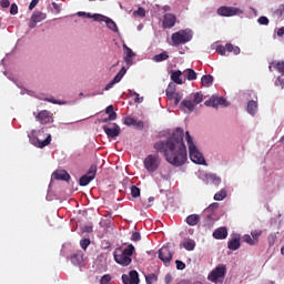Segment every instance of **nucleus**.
Masks as SVG:
<instances>
[{
	"label": "nucleus",
	"instance_id": "obj_18",
	"mask_svg": "<svg viewBox=\"0 0 284 284\" xmlns=\"http://www.w3.org/2000/svg\"><path fill=\"white\" fill-rule=\"evenodd\" d=\"M53 179H55V181H70V173L65 170H59L53 173Z\"/></svg>",
	"mask_w": 284,
	"mask_h": 284
},
{
	"label": "nucleus",
	"instance_id": "obj_50",
	"mask_svg": "<svg viewBox=\"0 0 284 284\" xmlns=\"http://www.w3.org/2000/svg\"><path fill=\"white\" fill-rule=\"evenodd\" d=\"M131 241H134L135 243L138 241H141V233H139V232L133 233L131 236Z\"/></svg>",
	"mask_w": 284,
	"mask_h": 284
},
{
	"label": "nucleus",
	"instance_id": "obj_6",
	"mask_svg": "<svg viewBox=\"0 0 284 284\" xmlns=\"http://www.w3.org/2000/svg\"><path fill=\"white\" fill-rule=\"evenodd\" d=\"M173 256H174V248L170 245L162 246L159 250V258L164 264L171 263Z\"/></svg>",
	"mask_w": 284,
	"mask_h": 284
},
{
	"label": "nucleus",
	"instance_id": "obj_34",
	"mask_svg": "<svg viewBox=\"0 0 284 284\" xmlns=\"http://www.w3.org/2000/svg\"><path fill=\"white\" fill-rule=\"evenodd\" d=\"M105 23L109 30H112L113 32H116V22L110 18H105Z\"/></svg>",
	"mask_w": 284,
	"mask_h": 284
},
{
	"label": "nucleus",
	"instance_id": "obj_45",
	"mask_svg": "<svg viewBox=\"0 0 284 284\" xmlns=\"http://www.w3.org/2000/svg\"><path fill=\"white\" fill-rule=\"evenodd\" d=\"M257 21L260 26H270V19L267 17H260Z\"/></svg>",
	"mask_w": 284,
	"mask_h": 284
},
{
	"label": "nucleus",
	"instance_id": "obj_38",
	"mask_svg": "<svg viewBox=\"0 0 284 284\" xmlns=\"http://www.w3.org/2000/svg\"><path fill=\"white\" fill-rule=\"evenodd\" d=\"M131 196H133V199L141 196V189H139L136 185H132L131 186Z\"/></svg>",
	"mask_w": 284,
	"mask_h": 284
},
{
	"label": "nucleus",
	"instance_id": "obj_61",
	"mask_svg": "<svg viewBox=\"0 0 284 284\" xmlns=\"http://www.w3.org/2000/svg\"><path fill=\"white\" fill-rule=\"evenodd\" d=\"M102 245H103V248L104 250H108V248H110V242L109 241H104L103 243H102Z\"/></svg>",
	"mask_w": 284,
	"mask_h": 284
},
{
	"label": "nucleus",
	"instance_id": "obj_62",
	"mask_svg": "<svg viewBox=\"0 0 284 284\" xmlns=\"http://www.w3.org/2000/svg\"><path fill=\"white\" fill-rule=\"evenodd\" d=\"M277 37H284V28L278 29Z\"/></svg>",
	"mask_w": 284,
	"mask_h": 284
},
{
	"label": "nucleus",
	"instance_id": "obj_60",
	"mask_svg": "<svg viewBox=\"0 0 284 284\" xmlns=\"http://www.w3.org/2000/svg\"><path fill=\"white\" fill-rule=\"evenodd\" d=\"M283 12H284V4H282L281 8L277 9V14H280V17H283Z\"/></svg>",
	"mask_w": 284,
	"mask_h": 284
},
{
	"label": "nucleus",
	"instance_id": "obj_35",
	"mask_svg": "<svg viewBox=\"0 0 284 284\" xmlns=\"http://www.w3.org/2000/svg\"><path fill=\"white\" fill-rule=\"evenodd\" d=\"M105 114H109V119L116 120V112H114V106L113 105L106 106Z\"/></svg>",
	"mask_w": 284,
	"mask_h": 284
},
{
	"label": "nucleus",
	"instance_id": "obj_44",
	"mask_svg": "<svg viewBox=\"0 0 284 284\" xmlns=\"http://www.w3.org/2000/svg\"><path fill=\"white\" fill-rule=\"evenodd\" d=\"M110 281H112V276H110V274H105L101 277L100 284H110Z\"/></svg>",
	"mask_w": 284,
	"mask_h": 284
},
{
	"label": "nucleus",
	"instance_id": "obj_11",
	"mask_svg": "<svg viewBox=\"0 0 284 284\" xmlns=\"http://www.w3.org/2000/svg\"><path fill=\"white\" fill-rule=\"evenodd\" d=\"M122 283L123 284H139L140 283L139 272L130 271L129 275L128 274H123L122 275Z\"/></svg>",
	"mask_w": 284,
	"mask_h": 284
},
{
	"label": "nucleus",
	"instance_id": "obj_1",
	"mask_svg": "<svg viewBox=\"0 0 284 284\" xmlns=\"http://www.w3.org/2000/svg\"><path fill=\"white\" fill-rule=\"evenodd\" d=\"M184 134L183 129L178 128L166 141L160 140L155 142L153 148L158 153L149 154L143 160L144 170L152 173L161 168L159 153L163 154L165 161L171 165H175V168L184 165L187 161V149L185 148V142H183Z\"/></svg>",
	"mask_w": 284,
	"mask_h": 284
},
{
	"label": "nucleus",
	"instance_id": "obj_47",
	"mask_svg": "<svg viewBox=\"0 0 284 284\" xmlns=\"http://www.w3.org/2000/svg\"><path fill=\"white\" fill-rule=\"evenodd\" d=\"M91 19H94V21H105V17H103L102 14L95 13L93 16H91Z\"/></svg>",
	"mask_w": 284,
	"mask_h": 284
},
{
	"label": "nucleus",
	"instance_id": "obj_63",
	"mask_svg": "<svg viewBox=\"0 0 284 284\" xmlns=\"http://www.w3.org/2000/svg\"><path fill=\"white\" fill-rule=\"evenodd\" d=\"M108 121H115L114 119H110V116L102 119V123H108Z\"/></svg>",
	"mask_w": 284,
	"mask_h": 284
},
{
	"label": "nucleus",
	"instance_id": "obj_40",
	"mask_svg": "<svg viewBox=\"0 0 284 284\" xmlns=\"http://www.w3.org/2000/svg\"><path fill=\"white\" fill-rule=\"evenodd\" d=\"M124 125L132 126L136 125V120L132 116L124 118Z\"/></svg>",
	"mask_w": 284,
	"mask_h": 284
},
{
	"label": "nucleus",
	"instance_id": "obj_64",
	"mask_svg": "<svg viewBox=\"0 0 284 284\" xmlns=\"http://www.w3.org/2000/svg\"><path fill=\"white\" fill-rule=\"evenodd\" d=\"M281 254H283V256H284V246H282V248H281Z\"/></svg>",
	"mask_w": 284,
	"mask_h": 284
},
{
	"label": "nucleus",
	"instance_id": "obj_7",
	"mask_svg": "<svg viewBox=\"0 0 284 284\" xmlns=\"http://www.w3.org/2000/svg\"><path fill=\"white\" fill-rule=\"evenodd\" d=\"M95 176H97V165L92 164L88 173L80 178L79 185H81V187H85V185H90V182L94 181Z\"/></svg>",
	"mask_w": 284,
	"mask_h": 284
},
{
	"label": "nucleus",
	"instance_id": "obj_23",
	"mask_svg": "<svg viewBox=\"0 0 284 284\" xmlns=\"http://www.w3.org/2000/svg\"><path fill=\"white\" fill-rule=\"evenodd\" d=\"M51 142H52V135H48L44 141L37 139L34 142V145H36V148L43 149V148L50 145Z\"/></svg>",
	"mask_w": 284,
	"mask_h": 284
},
{
	"label": "nucleus",
	"instance_id": "obj_4",
	"mask_svg": "<svg viewBox=\"0 0 284 284\" xmlns=\"http://www.w3.org/2000/svg\"><path fill=\"white\" fill-rule=\"evenodd\" d=\"M193 33L190 29H183L178 32L172 33L171 39L173 42V45H185V43H190L192 41Z\"/></svg>",
	"mask_w": 284,
	"mask_h": 284
},
{
	"label": "nucleus",
	"instance_id": "obj_3",
	"mask_svg": "<svg viewBox=\"0 0 284 284\" xmlns=\"http://www.w3.org/2000/svg\"><path fill=\"white\" fill-rule=\"evenodd\" d=\"M134 245L130 244L126 248L121 251V248H118L114 253V261L119 265H122L123 267H128L132 263V254H134Z\"/></svg>",
	"mask_w": 284,
	"mask_h": 284
},
{
	"label": "nucleus",
	"instance_id": "obj_15",
	"mask_svg": "<svg viewBox=\"0 0 284 284\" xmlns=\"http://www.w3.org/2000/svg\"><path fill=\"white\" fill-rule=\"evenodd\" d=\"M123 50L125 54L124 61L126 65H132L133 59L136 57V53H134V51H132V49H130L128 44H123Z\"/></svg>",
	"mask_w": 284,
	"mask_h": 284
},
{
	"label": "nucleus",
	"instance_id": "obj_52",
	"mask_svg": "<svg viewBox=\"0 0 284 284\" xmlns=\"http://www.w3.org/2000/svg\"><path fill=\"white\" fill-rule=\"evenodd\" d=\"M39 6V0H32L29 4V10H34Z\"/></svg>",
	"mask_w": 284,
	"mask_h": 284
},
{
	"label": "nucleus",
	"instance_id": "obj_9",
	"mask_svg": "<svg viewBox=\"0 0 284 284\" xmlns=\"http://www.w3.org/2000/svg\"><path fill=\"white\" fill-rule=\"evenodd\" d=\"M204 105H206V108H216L217 105H223L224 108H227L230 103H227V100H225V98L213 95L210 100L204 102Z\"/></svg>",
	"mask_w": 284,
	"mask_h": 284
},
{
	"label": "nucleus",
	"instance_id": "obj_48",
	"mask_svg": "<svg viewBox=\"0 0 284 284\" xmlns=\"http://www.w3.org/2000/svg\"><path fill=\"white\" fill-rule=\"evenodd\" d=\"M19 12V7L17 6V3H12L10 7V14H18Z\"/></svg>",
	"mask_w": 284,
	"mask_h": 284
},
{
	"label": "nucleus",
	"instance_id": "obj_29",
	"mask_svg": "<svg viewBox=\"0 0 284 284\" xmlns=\"http://www.w3.org/2000/svg\"><path fill=\"white\" fill-rule=\"evenodd\" d=\"M170 59V55L168 54L166 51H163L162 53L155 54L153 57V61H155V63H161V61H168Z\"/></svg>",
	"mask_w": 284,
	"mask_h": 284
},
{
	"label": "nucleus",
	"instance_id": "obj_13",
	"mask_svg": "<svg viewBox=\"0 0 284 284\" xmlns=\"http://www.w3.org/2000/svg\"><path fill=\"white\" fill-rule=\"evenodd\" d=\"M45 19V13L41 11H34L31 16V20L29 23V28L33 29L37 28L38 23H41Z\"/></svg>",
	"mask_w": 284,
	"mask_h": 284
},
{
	"label": "nucleus",
	"instance_id": "obj_33",
	"mask_svg": "<svg viewBox=\"0 0 284 284\" xmlns=\"http://www.w3.org/2000/svg\"><path fill=\"white\" fill-rule=\"evenodd\" d=\"M224 199H227V190L225 189H222L214 195V201H223Z\"/></svg>",
	"mask_w": 284,
	"mask_h": 284
},
{
	"label": "nucleus",
	"instance_id": "obj_55",
	"mask_svg": "<svg viewBox=\"0 0 284 284\" xmlns=\"http://www.w3.org/2000/svg\"><path fill=\"white\" fill-rule=\"evenodd\" d=\"M78 17H87V19H92L91 13H87V12H83V11L78 12Z\"/></svg>",
	"mask_w": 284,
	"mask_h": 284
},
{
	"label": "nucleus",
	"instance_id": "obj_12",
	"mask_svg": "<svg viewBox=\"0 0 284 284\" xmlns=\"http://www.w3.org/2000/svg\"><path fill=\"white\" fill-rule=\"evenodd\" d=\"M125 72H128V69L125 67H122L119 73L105 85V90H112L116 83H120L121 79L125 77Z\"/></svg>",
	"mask_w": 284,
	"mask_h": 284
},
{
	"label": "nucleus",
	"instance_id": "obj_31",
	"mask_svg": "<svg viewBox=\"0 0 284 284\" xmlns=\"http://www.w3.org/2000/svg\"><path fill=\"white\" fill-rule=\"evenodd\" d=\"M207 181H210L211 183H213L214 185H220L221 184V178H219L216 174L214 173H210L206 175Z\"/></svg>",
	"mask_w": 284,
	"mask_h": 284
},
{
	"label": "nucleus",
	"instance_id": "obj_30",
	"mask_svg": "<svg viewBox=\"0 0 284 284\" xmlns=\"http://www.w3.org/2000/svg\"><path fill=\"white\" fill-rule=\"evenodd\" d=\"M201 82L204 88H210V85H212V83L214 82V78L210 74L203 75Z\"/></svg>",
	"mask_w": 284,
	"mask_h": 284
},
{
	"label": "nucleus",
	"instance_id": "obj_16",
	"mask_svg": "<svg viewBox=\"0 0 284 284\" xmlns=\"http://www.w3.org/2000/svg\"><path fill=\"white\" fill-rule=\"evenodd\" d=\"M37 119L42 125H45L52 121V116H50V111L48 110L40 111L37 115Z\"/></svg>",
	"mask_w": 284,
	"mask_h": 284
},
{
	"label": "nucleus",
	"instance_id": "obj_22",
	"mask_svg": "<svg viewBox=\"0 0 284 284\" xmlns=\"http://www.w3.org/2000/svg\"><path fill=\"white\" fill-rule=\"evenodd\" d=\"M246 110L248 114H252V116H254V114H256V112L258 111V103L254 100H251L247 103Z\"/></svg>",
	"mask_w": 284,
	"mask_h": 284
},
{
	"label": "nucleus",
	"instance_id": "obj_56",
	"mask_svg": "<svg viewBox=\"0 0 284 284\" xmlns=\"http://www.w3.org/2000/svg\"><path fill=\"white\" fill-rule=\"evenodd\" d=\"M134 128H138V130H143L144 128L143 121H136V123L134 124Z\"/></svg>",
	"mask_w": 284,
	"mask_h": 284
},
{
	"label": "nucleus",
	"instance_id": "obj_37",
	"mask_svg": "<svg viewBox=\"0 0 284 284\" xmlns=\"http://www.w3.org/2000/svg\"><path fill=\"white\" fill-rule=\"evenodd\" d=\"M226 52H234L235 54H241V49L239 47H234L232 43H227Z\"/></svg>",
	"mask_w": 284,
	"mask_h": 284
},
{
	"label": "nucleus",
	"instance_id": "obj_10",
	"mask_svg": "<svg viewBox=\"0 0 284 284\" xmlns=\"http://www.w3.org/2000/svg\"><path fill=\"white\" fill-rule=\"evenodd\" d=\"M102 130L105 132L109 139H115V136L121 134V126H119L116 123H113L112 126L103 125Z\"/></svg>",
	"mask_w": 284,
	"mask_h": 284
},
{
	"label": "nucleus",
	"instance_id": "obj_20",
	"mask_svg": "<svg viewBox=\"0 0 284 284\" xmlns=\"http://www.w3.org/2000/svg\"><path fill=\"white\" fill-rule=\"evenodd\" d=\"M185 222L191 227H194V226H196L197 223H201V215H199V214H191V215L186 216Z\"/></svg>",
	"mask_w": 284,
	"mask_h": 284
},
{
	"label": "nucleus",
	"instance_id": "obj_21",
	"mask_svg": "<svg viewBox=\"0 0 284 284\" xmlns=\"http://www.w3.org/2000/svg\"><path fill=\"white\" fill-rule=\"evenodd\" d=\"M181 77H183V72L181 70L173 71L171 73V80L178 85H183V80L181 79Z\"/></svg>",
	"mask_w": 284,
	"mask_h": 284
},
{
	"label": "nucleus",
	"instance_id": "obj_53",
	"mask_svg": "<svg viewBox=\"0 0 284 284\" xmlns=\"http://www.w3.org/2000/svg\"><path fill=\"white\" fill-rule=\"evenodd\" d=\"M207 210H210V212H214V210H219V203L214 202L212 203Z\"/></svg>",
	"mask_w": 284,
	"mask_h": 284
},
{
	"label": "nucleus",
	"instance_id": "obj_39",
	"mask_svg": "<svg viewBox=\"0 0 284 284\" xmlns=\"http://www.w3.org/2000/svg\"><path fill=\"white\" fill-rule=\"evenodd\" d=\"M244 243H247L248 245H256V240H253L252 235L246 234L243 236Z\"/></svg>",
	"mask_w": 284,
	"mask_h": 284
},
{
	"label": "nucleus",
	"instance_id": "obj_59",
	"mask_svg": "<svg viewBox=\"0 0 284 284\" xmlns=\"http://www.w3.org/2000/svg\"><path fill=\"white\" fill-rule=\"evenodd\" d=\"M47 101H49V103H54L55 105H61V102H59V100L47 99Z\"/></svg>",
	"mask_w": 284,
	"mask_h": 284
},
{
	"label": "nucleus",
	"instance_id": "obj_28",
	"mask_svg": "<svg viewBox=\"0 0 284 284\" xmlns=\"http://www.w3.org/2000/svg\"><path fill=\"white\" fill-rule=\"evenodd\" d=\"M182 74L186 77L187 81H196V71L193 69H185Z\"/></svg>",
	"mask_w": 284,
	"mask_h": 284
},
{
	"label": "nucleus",
	"instance_id": "obj_41",
	"mask_svg": "<svg viewBox=\"0 0 284 284\" xmlns=\"http://www.w3.org/2000/svg\"><path fill=\"white\" fill-rule=\"evenodd\" d=\"M261 234H263L262 231H252L251 232V236L253 239V241H255V243H258V239L261 237Z\"/></svg>",
	"mask_w": 284,
	"mask_h": 284
},
{
	"label": "nucleus",
	"instance_id": "obj_43",
	"mask_svg": "<svg viewBox=\"0 0 284 284\" xmlns=\"http://www.w3.org/2000/svg\"><path fill=\"white\" fill-rule=\"evenodd\" d=\"M274 243H276V233H271L268 235V245H270V247H274Z\"/></svg>",
	"mask_w": 284,
	"mask_h": 284
},
{
	"label": "nucleus",
	"instance_id": "obj_24",
	"mask_svg": "<svg viewBox=\"0 0 284 284\" xmlns=\"http://www.w3.org/2000/svg\"><path fill=\"white\" fill-rule=\"evenodd\" d=\"M272 68H275L280 74H284V61H274L270 64L268 70L272 72Z\"/></svg>",
	"mask_w": 284,
	"mask_h": 284
},
{
	"label": "nucleus",
	"instance_id": "obj_46",
	"mask_svg": "<svg viewBox=\"0 0 284 284\" xmlns=\"http://www.w3.org/2000/svg\"><path fill=\"white\" fill-rule=\"evenodd\" d=\"M216 52L221 54L222 57H225V52H227V45L225 47H217Z\"/></svg>",
	"mask_w": 284,
	"mask_h": 284
},
{
	"label": "nucleus",
	"instance_id": "obj_8",
	"mask_svg": "<svg viewBox=\"0 0 284 284\" xmlns=\"http://www.w3.org/2000/svg\"><path fill=\"white\" fill-rule=\"evenodd\" d=\"M217 14H220V17H236V14H243V10L236 7H220Z\"/></svg>",
	"mask_w": 284,
	"mask_h": 284
},
{
	"label": "nucleus",
	"instance_id": "obj_19",
	"mask_svg": "<svg viewBox=\"0 0 284 284\" xmlns=\"http://www.w3.org/2000/svg\"><path fill=\"white\" fill-rule=\"evenodd\" d=\"M70 260L73 265H81V263H83V252L77 251L71 255Z\"/></svg>",
	"mask_w": 284,
	"mask_h": 284
},
{
	"label": "nucleus",
	"instance_id": "obj_36",
	"mask_svg": "<svg viewBox=\"0 0 284 284\" xmlns=\"http://www.w3.org/2000/svg\"><path fill=\"white\" fill-rule=\"evenodd\" d=\"M145 281L148 284H154L156 283V281H159V277L156 276V274L152 273V274L145 275Z\"/></svg>",
	"mask_w": 284,
	"mask_h": 284
},
{
	"label": "nucleus",
	"instance_id": "obj_27",
	"mask_svg": "<svg viewBox=\"0 0 284 284\" xmlns=\"http://www.w3.org/2000/svg\"><path fill=\"white\" fill-rule=\"evenodd\" d=\"M181 105L183 108H186L187 112H194L195 108H196V104L192 102V100L190 99H184L182 102H181Z\"/></svg>",
	"mask_w": 284,
	"mask_h": 284
},
{
	"label": "nucleus",
	"instance_id": "obj_5",
	"mask_svg": "<svg viewBox=\"0 0 284 284\" xmlns=\"http://www.w3.org/2000/svg\"><path fill=\"white\" fill-rule=\"evenodd\" d=\"M225 274H227V267L225 264H220L209 274V281L217 283L219 278H225Z\"/></svg>",
	"mask_w": 284,
	"mask_h": 284
},
{
	"label": "nucleus",
	"instance_id": "obj_26",
	"mask_svg": "<svg viewBox=\"0 0 284 284\" xmlns=\"http://www.w3.org/2000/svg\"><path fill=\"white\" fill-rule=\"evenodd\" d=\"M190 100L195 104L199 105L200 103H203V93L202 92H195L190 95Z\"/></svg>",
	"mask_w": 284,
	"mask_h": 284
},
{
	"label": "nucleus",
	"instance_id": "obj_2",
	"mask_svg": "<svg viewBox=\"0 0 284 284\" xmlns=\"http://www.w3.org/2000/svg\"><path fill=\"white\" fill-rule=\"evenodd\" d=\"M186 134V143L189 145V155L193 163H196L197 165H205V158L203 156V153L199 151V148H196V144H194V140L192 139V135H190V131L185 132Z\"/></svg>",
	"mask_w": 284,
	"mask_h": 284
},
{
	"label": "nucleus",
	"instance_id": "obj_17",
	"mask_svg": "<svg viewBox=\"0 0 284 284\" xmlns=\"http://www.w3.org/2000/svg\"><path fill=\"white\" fill-rule=\"evenodd\" d=\"M213 239H216L217 241H223L224 239H227V227L221 226L216 229L213 232Z\"/></svg>",
	"mask_w": 284,
	"mask_h": 284
},
{
	"label": "nucleus",
	"instance_id": "obj_57",
	"mask_svg": "<svg viewBox=\"0 0 284 284\" xmlns=\"http://www.w3.org/2000/svg\"><path fill=\"white\" fill-rule=\"evenodd\" d=\"M164 283L170 284L172 283V275L171 274H166L164 277Z\"/></svg>",
	"mask_w": 284,
	"mask_h": 284
},
{
	"label": "nucleus",
	"instance_id": "obj_51",
	"mask_svg": "<svg viewBox=\"0 0 284 284\" xmlns=\"http://www.w3.org/2000/svg\"><path fill=\"white\" fill-rule=\"evenodd\" d=\"M134 14H138L142 18L145 17V9L140 7L136 11H134Z\"/></svg>",
	"mask_w": 284,
	"mask_h": 284
},
{
	"label": "nucleus",
	"instance_id": "obj_42",
	"mask_svg": "<svg viewBox=\"0 0 284 284\" xmlns=\"http://www.w3.org/2000/svg\"><path fill=\"white\" fill-rule=\"evenodd\" d=\"M90 239H84L80 241V247H82V250H88V247H90Z\"/></svg>",
	"mask_w": 284,
	"mask_h": 284
},
{
	"label": "nucleus",
	"instance_id": "obj_54",
	"mask_svg": "<svg viewBox=\"0 0 284 284\" xmlns=\"http://www.w3.org/2000/svg\"><path fill=\"white\" fill-rule=\"evenodd\" d=\"M0 6L1 8H10V0H1Z\"/></svg>",
	"mask_w": 284,
	"mask_h": 284
},
{
	"label": "nucleus",
	"instance_id": "obj_49",
	"mask_svg": "<svg viewBox=\"0 0 284 284\" xmlns=\"http://www.w3.org/2000/svg\"><path fill=\"white\" fill-rule=\"evenodd\" d=\"M175 265H176V270H184L185 268V263H183V261L176 260Z\"/></svg>",
	"mask_w": 284,
	"mask_h": 284
},
{
	"label": "nucleus",
	"instance_id": "obj_32",
	"mask_svg": "<svg viewBox=\"0 0 284 284\" xmlns=\"http://www.w3.org/2000/svg\"><path fill=\"white\" fill-rule=\"evenodd\" d=\"M183 247L187 250V252H192L196 247V242H194V240H187L183 242Z\"/></svg>",
	"mask_w": 284,
	"mask_h": 284
},
{
	"label": "nucleus",
	"instance_id": "obj_58",
	"mask_svg": "<svg viewBox=\"0 0 284 284\" xmlns=\"http://www.w3.org/2000/svg\"><path fill=\"white\" fill-rule=\"evenodd\" d=\"M166 94L168 97H170V94H174V89L172 88V84H170L169 88L166 89Z\"/></svg>",
	"mask_w": 284,
	"mask_h": 284
},
{
	"label": "nucleus",
	"instance_id": "obj_25",
	"mask_svg": "<svg viewBox=\"0 0 284 284\" xmlns=\"http://www.w3.org/2000/svg\"><path fill=\"white\" fill-rule=\"evenodd\" d=\"M227 247L229 250H233V251L239 250V247H241V239L233 237L232 240L229 241Z\"/></svg>",
	"mask_w": 284,
	"mask_h": 284
},
{
	"label": "nucleus",
	"instance_id": "obj_14",
	"mask_svg": "<svg viewBox=\"0 0 284 284\" xmlns=\"http://www.w3.org/2000/svg\"><path fill=\"white\" fill-rule=\"evenodd\" d=\"M176 26V16L173 13H165L163 19V28H174Z\"/></svg>",
	"mask_w": 284,
	"mask_h": 284
}]
</instances>
